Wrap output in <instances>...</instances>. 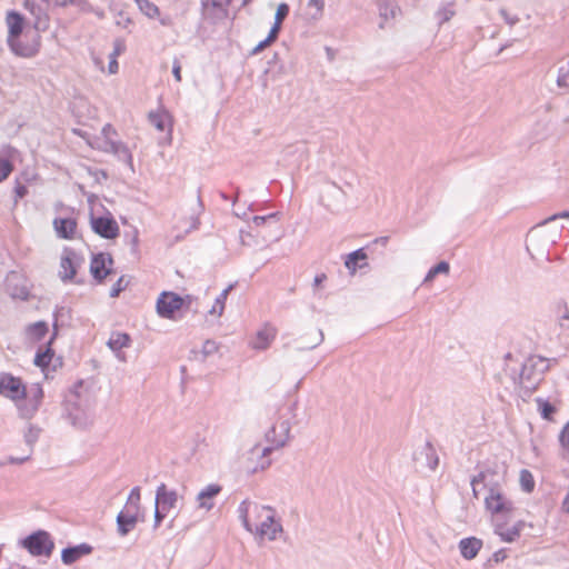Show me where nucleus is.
Instances as JSON below:
<instances>
[{
	"mask_svg": "<svg viewBox=\"0 0 569 569\" xmlns=\"http://www.w3.org/2000/svg\"><path fill=\"white\" fill-rule=\"evenodd\" d=\"M238 515L243 528L261 541H274L283 532L282 523L270 506L243 500L238 507Z\"/></svg>",
	"mask_w": 569,
	"mask_h": 569,
	"instance_id": "nucleus-1",
	"label": "nucleus"
},
{
	"mask_svg": "<svg viewBox=\"0 0 569 569\" xmlns=\"http://www.w3.org/2000/svg\"><path fill=\"white\" fill-rule=\"evenodd\" d=\"M502 480L501 476L490 470L481 471L471 479L473 497L479 498L480 486H482L487 490L485 497L486 509L493 515V518L499 517L500 519L510 516L515 510L513 502L507 497L502 488Z\"/></svg>",
	"mask_w": 569,
	"mask_h": 569,
	"instance_id": "nucleus-2",
	"label": "nucleus"
},
{
	"mask_svg": "<svg viewBox=\"0 0 569 569\" xmlns=\"http://www.w3.org/2000/svg\"><path fill=\"white\" fill-rule=\"evenodd\" d=\"M66 408L73 426L87 428L93 422L92 401L90 392L79 381L66 398Z\"/></svg>",
	"mask_w": 569,
	"mask_h": 569,
	"instance_id": "nucleus-3",
	"label": "nucleus"
},
{
	"mask_svg": "<svg viewBox=\"0 0 569 569\" xmlns=\"http://www.w3.org/2000/svg\"><path fill=\"white\" fill-rule=\"evenodd\" d=\"M8 24V46L11 51L19 57L32 58L39 52L40 48V36L37 31L32 32L31 41L26 46H22L20 36L23 30V17L14 11H11L7 16Z\"/></svg>",
	"mask_w": 569,
	"mask_h": 569,
	"instance_id": "nucleus-4",
	"label": "nucleus"
},
{
	"mask_svg": "<svg viewBox=\"0 0 569 569\" xmlns=\"http://www.w3.org/2000/svg\"><path fill=\"white\" fill-rule=\"evenodd\" d=\"M88 143L93 149L112 153L119 160L132 167V154L128 147L118 139V133L111 124H104L100 134L89 138Z\"/></svg>",
	"mask_w": 569,
	"mask_h": 569,
	"instance_id": "nucleus-5",
	"label": "nucleus"
},
{
	"mask_svg": "<svg viewBox=\"0 0 569 569\" xmlns=\"http://www.w3.org/2000/svg\"><path fill=\"white\" fill-rule=\"evenodd\" d=\"M563 226L555 222H547L545 219L539 224L535 226L529 232V241L532 246L536 244H555L560 238Z\"/></svg>",
	"mask_w": 569,
	"mask_h": 569,
	"instance_id": "nucleus-6",
	"label": "nucleus"
},
{
	"mask_svg": "<svg viewBox=\"0 0 569 569\" xmlns=\"http://www.w3.org/2000/svg\"><path fill=\"white\" fill-rule=\"evenodd\" d=\"M186 305V299L171 291H163L157 300V313L161 318L174 319L177 311Z\"/></svg>",
	"mask_w": 569,
	"mask_h": 569,
	"instance_id": "nucleus-7",
	"label": "nucleus"
},
{
	"mask_svg": "<svg viewBox=\"0 0 569 569\" xmlns=\"http://www.w3.org/2000/svg\"><path fill=\"white\" fill-rule=\"evenodd\" d=\"M23 547L33 556H50L54 547L53 541L46 531H38L27 537Z\"/></svg>",
	"mask_w": 569,
	"mask_h": 569,
	"instance_id": "nucleus-8",
	"label": "nucleus"
},
{
	"mask_svg": "<svg viewBox=\"0 0 569 569\" xmlns=\"http://www.w3.org/2000/svg\"><path fill=\"white\" fill-rule=\"evenodd\" d=\"M0 395L13 401H18L24 398L26 387L20 378L13 377L10 373H1Z\"/></svg>",
	"mask_w": 569,
	"mask_h": 569,
	"instance_id": "nucleus-9",
	"label": "nucleus"
},
{
	"mask_svg": "<svg viewBox=\"0 0 569 569\" xmlns=\"http://www.w3.org/2000/svg\"><path fill=\"white\" fill-rule=\"evenodd\" d=\"M271 453V448L262 447L261 445L253 446L246 456V469L249 472H257L270 466L268 456Z\"/></svg>",
	"mask_w": 569,
	"mask_h": 569,
	"instance_id": "nucleus-10",
	"label": "nucleus"
},
{
	"mask_svg": "<svg viewBox=\"0 0 569 569\" xmlns=\"http://www.w3.org/2000/svg\"><path fill=\"white\" fill-rule=\"evenodd\" d=\"M290 435V423L288 420H282L273 425L266 432L267 448H271V452L276 449L282 448L287 445Z\"/></svg>",
	"mask_w": 569,
	"mask_h": 569,
	"instance_id": "nucleus-11",
	"label": "nucleus"
},
{
	"mask_svg": "<svg viewBox=\"0 0 569 569\" xmlns=\"http://www.w3.org/2000/svg\"><path fill=\"white\" fill-rule=\"evenodd\" d=\"M495 533L500 537L503 542H515L519 539L521 531L526 527V522L519 520L515 522L511 527H508L505 518L500 519L499 517L492 519Z\"/></svg>",
	"mask_w": 569,
	"mask_h": 569,
	"instance_id": "nucleus-12",
	"label": "nucleus"
},
{
	"mask_svg": "<svg viewBox=\"0 0 569 569\" xmlns=\"http://www.w3.org/2000/svg\"><path fill=\"white\" fill-rule=\"evenodd\" d=\"M140 508L132 506H124V508L117 516L118 533L123 537L134 529L139 520Z\"/></svg>",
	"mask_w": 569,
	"mask_h": 569,
	"instance_id": "nucleus-13",
	"label": "nucleus"
},
{
	"mask_svg": "<svg viewBox=\"0 0 569 569\" xmlns=\"http://www.w3.org/2000/svg\"><path fill=\"white\" fill-rule=\"evenodd\" d=\"M181 499L182 497H180L176 490H170L167 488L164 483H161L160 486H158L156 490L154 505H158V507H161L162 509L170 511L171 509L178 507V502Z\"/></svg>",
	"mask_w": 569,
	"mask_h": 569,
	"instance_id": "nucleus-14",
	"label": "nucleus"
},
{
	"mask_svg": "<svg viewBox=\"0 0 569 569\" xmlns=\"http://www.w3.org/2000/svg\"><path fill=\"white\" fill-rule=\"evenodd\" d=\"M91 226L96 233L107 239L116 238L119 233V227L112 218L91 217Z\"/></svg>",
	"mask_w": 569,
	"mask_h": 569,
	"instance_id": "nucleus-15",
	"label": "nucleus"
},
{
	"mask_svg": "<svg viewBox=\"0 0 569 569\" xmlns=\"http://www.w3.org/2000/svg\"><path fill=\"white\" fill-rule=\"evenodd\" d=\"M28 403L20 408L23 417H31L39 408L43 398L42 388L39 385H32L29 389L26 388V396Z\"/></svg>",
	"mask_w": 569,
	"mask_h": 569,
	"instance_id": "nucleus-16",
	"label": "nucleus"
},
{
	"mask_svg": "<svg viewBox=\"0 0 569 569\" xmlns=\"http://www.w3.org/2000/svg\"><path fill=\"white\" fill-rule=\"evenodd\" d=\"M276 338V329L264 325L251 340L250 346L256 350H266Z\"/></svg>",
	"mask_w": 569,
	"mask_h": 569,
	"instance_id": "nucleus-17",
	"label": "nucleus"
},
{
	"mask_svg": "<svg viewBox=\"0 0 569 569\" xmlns=\"http://www.w3.org/2000/svg\"><path fill=\"white\" fill-rule=\"evenodd\" d=\"M107 262L110 264L112 263V259L108 254L100 253L93 257L90 264V271L94 279L101 281L110 273V268L107 267Z\"/></svg>",
	"mask_w": 569,
	"mask_h": 569,
	"instance_id": "nucleus-18",
	"label": "nucleus"
},
{
	"mask_svg": "<svg viewBox=\"0 0 569 569\" xmlns=\"http://www.w3.org/2000/svg\"><path fill=\"white\" fill-rule=\"evenodd\" d=\"M53 228L58 237L62 239H73L77 230V222L72 218H56Z\"/></svg>",
	"mask_w": 569,
	"mask_h": 569,
	"instance_id": "nucleus-19",
	"label": "nucleus"
},
{
	"mask_svg": "<svg viewBox=\"0 0 569 569\" xmlns=\"http://www.w3.org/2000/svg\"><path fill=\"white\" fill-rule=\"evenodd\" d=\"M221 487L218 485H209L202 489L197 496L198 507L207 511L213 508V498L219 495Z\"/></svg>",
	"mask_w": 569,
	"mask_h": 569,
	"instance_id": "nucleus-20",
	"label": "nucleus"
},
{
	"mask_svg": "<svg viewBox=\"0 0 569 569\" xmlns=\"http://www.w3.org/2000/svg\"><path fill=\"white\" fill-rule=\"evenodd\" d=\"M91 546L87 543H81L74 547H69L62 550L61 559L63 563L71 565L76 562L82 556L89 555L91 552Z\"/></svg>",
	"mask_w": 569,
	"mask_h": 569,
	"instance_id": "nucleus-21",
	"label": "nucleus"
},
{
	"mask_svg": "<svg viewBox=\"0 0 569 569\" xmlns=\"http://www.w3.org/2000/svg\"><path fill=\"white\" fill-rule=\"evenodd\" d=\"M130 343V337L123 332H113L107 345L108 347L116 352V356L120 360H124L123 355L121 353V349L128 347Z\"/></svg>",
	"mask_w": 569,
	"mask_h": 569,
	"instance_id": "nucleus-22",
	"label": "nucleus"
},
{
	"mask_svg": "<svg viewBox=\"0 0 569 569\" xmlns=\"http://www.w3.org/2000/svg\"><path fill=\"white\" fill-rule=\"evenodd\" d=\"M379 16L382 19L380 28H383V23L389 19H395L399 13V7L392 0H377Z\"/></svg>",
	"mask_w": 569,
	"mask_h": 569,
	"instance_id": "nucleus-23",
	"label": "nucleus"
},
{
	"mask_svg": "<svg viewBox=\"0 0 569 569\" xmlns=\"http://www.w3.org/2000/svg\"><path fill=\"white\" fill-rule=\"evenodd\" d=\"M482 547V541L477 538H465L459 542L460 552L463 558L473 559Z\"/></svg>",
	"mask_w": 569,
	"mask_h": 569,
	"instance_id": "nucleus-24",
	"label": "nucleus"
},
{
	"mask_svg": "<svg viewBox=\"0 0 569 569\" xmlns=\"http://www.w3.org/2000/svg\"><path fill=\"white\" fill-rule=\"evenodd\" d=\"M73 256L74 253L72 251H67L61 258L59 274L63 281L72 279L76 274Z\"/></svg>",
	"mask_w": 569,
	"mask_h": 569,
	"instance_id": "nucleus-25",
	"label": "nucleus"
},
{
	"mask_svg": "<svg viewBox=\"0 0 569 569\" xmlns=\"http://www.w3.org/2000/svg\"><path fill=\"white\" fill-rule=\"evenodd\" d=\"M365 260H367V253L363 251V249H358L346 256L345 266L351 274H355L357 269L361 268L359 262Z\"/></svg>",
	"mask_w": 569,
	"mask_h": 569,
	"instance_id": "nucleus-26",
	"label": "nucleus"
},
{
	"mask_svg": "<svg viewBox=\"0 0 569 569\" xmlns=\"http://www.w3.org/2000/svg\"><path fill=\"white\" fill-rule=\"evenodd\" d=\"M325 10V0H309L307 3V17L311 21H318L322 18Z\"/></svg>",
	"mask_w": 569,
	"mask_h": 569,
	"instance_id": "nucleus-27",
	"label": "nucleus"
},
{
	"mask_svg": "<svg viewBox=\"0 0 569 569\" xmlns=\"http://www.w3.org/2000/svg\"><path fill=\"white\" fill-rule=\"evenodd\" d=\"M150 123L159 131H163L167 124H170V116L167 112H151L149 113Z\"/></svg>",
	"mask_w": 569,
	"mask_h": 569,
	"instance_id": "nucleus-28",
	"label": "nucleus"
},
{
	"mask_svg": "<svg viewBox=\"0 0 569 569\" xmlns=\"http://www.w3.org/2000/svg\"><path fill=\"white\" fill-rule=\"evenodd\" d=\"M232 289V286H229L228 288H226L217 298H216V301H214V305L212 306V308L209 310V313L212 315V316H218L220 317L224 310V302L227 300V297L230 292V290Z\"/></svg>",
	"mask_w": 569,
	"mask_h": 569,
	"instance_id": "nucleus-29",
	"label": "nucleus"
},
{
	"mask_svg": "<svg viewBox=\"0 0 569 569\" xmlns=\"http://www.w3.org/2000/svg\"><path fill=\"white\" fill-rule=\"evenodd\" d=\"M48 332V325L44 321H38L28 327V335L33 340H41Z\"/></svg>",
	"mask_w": 569,
	"mask_h": 569,
	"instance_id": "nucleus-30",
	"label": "nucleus"
},
{
	"mask_svg": "<svg viewBox=\"0 0 569 569\" xmlns=\"http://www.w3.org/2000/svg\"><path fill=\"white\" fill-rule=\"evenodd\" d=\"M139 10L148 18H157L159 16V8L149 0H136Z\"/></svg>",
	"mask_w": 569,
	"mask_h": 569,
	"instance_id": "nucleus-31",
	"label": "nucleus"
},
{
	"mask_svg": "<svg viewBox=\"0 0 569 569\" xmlns=\"http://www.w3.org/2000/svg\"><path fill=\"white\" fill-rule=\"evenodd\" d=\"M289 14V6L287 3H280L277 8L276 16H274V22L271 27V30H276V32L279 33L281 29L282 21L287 18Z\"/></svg>",
	"mask_w": 569,
	"mask_h": 569,
	"instance_id": "nucleus-32",
	"label": "nucleus"
},
{
	"mask_svg": "<svg viewBox=\"0 0 569 569\" xmlns=\"http://www.w3.org/2000/svg\"><path fill=\"white\" fill-rule=\"evenodd\" d=\"M449 269H450V267H449L448 262H446V261L439 262L437 266L432 267L428 271L427 276L423 279V283L431 282L437 274H440V273L447 274L449 272Z\"/></svg>",
	"mask_w": 569,
	"mask_h": 569,
	"instance_id": "nucleus-33",
	"label": "nucleus"
},
{
	"mask_svg": "<svg viewBox=\"0 0 569 569\" xmlns=\"http://www.w3.org/2000/svg\"><path fill=\"white\" fill-rule=\"evenodd\" d=\"M519 481H520V486L523 489V491L531 492L533 490L535 480L529 470L522 469L520 471Z\"/></svg>",
	"mask_w": 569,
	"mask_h": 569,
	"instance_id": "nucleus-34",
	"label": "nucleus"
},
{
	"mask_svg": "<svg viewBox=\"0 0 569 569\" xmlns=\"http://www.w3.org/2000/svg\"><path fill=\"white\" fill-rule=\"evenodd\" d=\"M53 357V351L47 347L44 351H39L34 357V365L41 368L47 367Z\"/></svg>",
	"mask_w": 569,
	"mask_h": 569,
	"instance_id": "nucleus-35",
	"label": "nucleus"
},
{
	"mask_svg": "<svg viewBox=\"0 0 569 569\" xmlns=\"http://www.w3.org/2000/svg\"><path fill=\"white\" fill-rule=\"evenodd\" d=\"M278 32H276V30H271L269 31V34L268 37L260 41L253 49H252V53L253 54H257L259 52H261L262 50H264L267 47H269L272 42H274L278 38Z\"/></svg>",
	"mask_w": 569,
	"mask_h": 569,
	"instance_id": "nucleus-36",
	"label": "nucleus"
},
{
	"mask_svg": "<svg viewBox=\"0 0 569 569\" xmlns=\"http://www.w3.org/2000/svg\"><path fill=\"white\" fill-rule=\"evenodd\" d=\"M278 32H276V30H271L269 31V34L268 37L260 41L253 49H252V53L253 54H257L259 52H261L262 50H264L267 47H269L272 42H274L278 38Z\"/></svg>",
	"mask_w": 569,
	"mask_h": 569,
	"instance_id": "nucleus-37",
	"label": "nucleus"
},
{
	"mask_svg": "<svg viewBox=\"0 0 569 569\" xmlns=\"http://www.w3.org/2000/svg\"><path fill=\"white\" fill-rule=\"evenodd\" d=\"M24 8L29 10L36 18V29H39L44 22L41 20V9L36 4L34 0H24Z\"/></svg>",
	"mask_w": 569,
	"mask_h": 569,
	"instance_id": "nucleus-38",
	"label": "nucleus"
},
{
	"mask_svg": "<svg viewBox=\"0 0 569 569\" xmlns=\"http://www.w3.org/2000/svg\"><path fill=\"white\" fill-rule=\"evenodd\" d=\"M455 10L452 9V4L449 3L447 6H443L437 11V17L439 18V24H442L445 22H448L453 16Z\"/></svg>",
	"mask_w": 569,
	"mask_h": 569,
	"instance_id": "nucleus-39",
	"label": "nucleus"
},
{
	"mask_svg": "<svg viewBox=\"0 0 569 569\" xmlns=\"http://www.w3.org/2000/svg\"><path fill=\"white\" fill-rule=\"evenodd\" d=\"M538 405L541 417L543 419L550 420L556 411L555 407L548 401L541 399H538Z\"/></svg>",
	"mask_w": 569,
	"mask_h": 569,
	"instance_id": "nucleus-40",
	"label": "nucleus"
},
{
	"mask_svg": "<svg viewBox=\"0 0 569 569\" xmlns=\"http://www.w3.org/2000/svg\"><path fill=\"white\" fill-rule=\"evenodd\" d=\"M39 435H40V429L37 427H33V426H30L28 428L27 432L24 433L26 442L29 446H33L36 443V441L38 440Z\"/></svg>",
	"mask_w": 569,
	"mask_h": 569,
	"instance_id": "nucleus-41",
	"label": "nucleus"
},
{
	"mask_svg": "<svg viewBox=\"0 0 569 569\" xmlns=\"http://www.w3.org/2000/svg\"><path fill=\"white\" fill-rule=\"evenodd\" d=\"M126 505L140 508V487H134L131 490Z\"/></svg>",
	"mask_w": 569,
	"mask_h": 569,
	"instance_id": "nucleus-42",
	"label": "nucleus"
},
{
	"mask_svg": "<svg viewBox=\"0 0 569 569\" xmlns=\"http://www.w3.org/2000/svg\"><path fill=\"white\" fill-rule=\"evenodd\" d=\"M425 451H426V456L430 459L429 460V467L431 470H435L439 463V459L438 457L436 456V452L433 450V448L427 443L426 447H425Z\"/></svg>",
	"mask_w": 569,
	"mask_h": 569,
	"instance_id": "nucleus-43",
	"label": "nucleus"
},
{
	"mask_svg": "<svg viewBox=\"0 0 569 569\" xmlns=\"http://www.w3.org/2000/svg\"><path fill=\"white\" fill-rule=\"evenodd\" d=\"M560 442L565 455L569 457V422L566 425V427L560 433Z\"/></svg>",
	"mask_w": 569,
	"mask_h": 569,
	"instance_id": "nucleus-44",
	"label": "nucleus"
},
{
	"mask_svg": "<svg viewBox=\"0 0 569 569\" xmlns=\"http://www.w3.org/2000/svg\"><path fill=\"white\" fill-rule=\"evenodd\" d=\"M11 171L12 164L6 159H0V182L7 179Z\"/></svg>",
	"mask_w": 569,
	"mask_h": 569,
	"instance_id": "nucleus-45",
	"label": "nucleus"
},
{
	"mask_svg": "<svg viewBox=\"0 0 569 569\" xmlns=\"http://www.w3.org/2000/svg\"><path fill=\"white\" fill-rule=\"evenodd\" d=\"M128 284V281L124 280V277H120L118 279V281L113 284V287L111 288V291H110V297L114 298V297H118L119 293L124 290V288L127 287Z\"/></svg>",
	"mask_w": 569,
	"mask_h": 569,
	"instance_id": "nucleus-46",
	"label": "nucleus"
},
{
	"mask_svg": "<svg viewBox=\"0 0 569 569\" xmlns=\"http://www.w3.org/2000/svg\"><path fill=\"white\" fill-rule=\"evenodd\" d=\"M323 340V333L321 330L315 331L312 339L305 346H302V349H312L320 345Z\"/></svg>",
	"mask_w": 569,
	"mask_h": 569,
	"instance_id": "nucleus-47",
	"label": "nucleus"
},
{
	"mask_svg": "<svg viewBox=\"0 0 569 569\" xmlns=\"http://www.w3.org/2000/svg\"><path fill=\"white\" fill-rule=\"evenodd\" d=\"M168 512L169 511L162 509L161 507H158V505L154 506V528L160 526Z\"/></svg>",
	"mask_w": 569,
	"mask_h": 569,
	"instance_id": "nucleus-48",
	"label": "nucleus"
},
{
	"mask_svg": "<svg viewBox=\"0 0 569 569\" xmlns=\"http://www.w3.org/2000/svg\"><path fill=\"white\" fill-rule=\"evenodd\" d=\"M568 80H569V70L566 72H562V70H559L558 77H557V86L559 88H567L568 89Z\"/></svg>",
	"mask_w": 569,
	"mask_h": 569,
	"instance_id": "nucleus-49",
	"label": "nucleus"
},
{
	"mask_svg": "<svg viewBox=\"0 0 569 569\" xmlns=\"http://www.w3.org/2000/svg\"><path fill=\"white\" fill-rule=\"evenodd\" d=\"M218 350V346L214 341L207 340L202 346V352L206 356L212 355Z\"/></svg>",
	"mask_w": 569,
	"mask_h": 569,
	"instance_id": "nucleus-50",
	"label": "nucleus"
},
{
	"mask_svg": "<svg viewBox=\"0 0 569 569\" xmlns=\"http://www.w3.org/2000/svg\"><path fill=\"white\" fill-rule=\"evenodd\" d=\"M500 14L503 17L505 21L509 24V26H513L516 24L519 19L518 17H511L508 14V12L505 10V9H501L500 10Z\"/></svg>",
	"mask_w": 569,
	"mask_h": 569,
	"instance_id": "nucleus-51",
	"label": "nucleus"
},
{
	"mask_svg": "<svg viewBox=\"0 0 569 569\" xmlns=\"http://www.w3.org/2000/svg\"><path fill=\"white\" fill-rule=\"evenodd\" d=\"M28 190H27V187L23 186V184H17L16 188H14V193H16V201L18 199H21L23 198L26 194H27Z\"/></svg>",
	"mask_w": 569,
	"mask_h": 569,
	"instance_id": "nucleus-52",
	"label": "nucleus"
},
{
	"mask_svg": "<svg viewBox=\"0 0 569 569\" xmlns=\"http://www.w3.org/2000/svg\"><path fill=\"white\" fill-rule=\"evenodd\" d=\"M558 219H569V211L565 210L560 213H556V214L547 218V222H555Z\"/></svg>",
	"mask_w": 569,
	"mask_h": 569,
	"instance_id": "nucleus-53",
	"label": "nucleus"
},
{
	"mask_svg": "<svg viewBox=\"0 0 569 569\" xmlns=\"http://www.w3.org/2000/svg\"><path fill=\"white\" fill-rule=\"evenodd\" d=\"M172 74L177 81H181V66L178 60L173 61Z\"/></svg>",
	"mask_w": 569,
	"mask_h": 569,
	"instance_id": "nucleus-54",
	"label": "nucleus"
},
{
	"mask_svg": "<svg viewBox=\"0 0 569 569\" xmlns=\"http://www.w3.org/2000/svg\"><path fill=\"white\" fill-rule=\"evenodd\" d=\"M273 217H276V214H274V213H271V214H269V216H267V217L256 216V217H253V218H252V222H253L257 227H259V226L263 224V223H264V221H266L267 219H269V218H273Z\"/></svg>",
	"mask_w": 569,
	"mask_h": 569,
	"instance_id": "nucleus-55",
	"label": "nucleus"
},
{
	"mask_svg": "<svg viewBox=\"0 0 569 569\" xmlns=\"http://www.w3.org/2000/svg\"><path fill=\"white\" fill-rule=\"evenodd\" d=\"M561 510H562L565 513H569V486H568V489H567L566 496H565L563 501H562V505H561Z\"/></svg>",
	"mask_w": 569,
	"mask_h": 569,
	"instance_id": "nucleus-56",
	"label": "nucleus"
},
{
	"mask_svg": "<svg viewBox=\"0 0 569 569\" xmlns=\"http://www.w3.org/2000/svg\"><path fill=\"white\" fill-rule=\"evenodd\" d=\"M108 69H109V73H111V74H114L118 72V62H117L116 58L111 57Z\"/></svg>",
	"mask_w": 569,
	"mask_h": 569,
	"instance_id": "nucleus-57",
	"label": "nucleus"
},
{
	"mask_svg": "<svg viewBox=\"0 0 569 569\" xmlns=\"http://www.w3.org/2000/svg\"><path fill=\"white\" fill-rule=\"evenodd\" d=\"M28 459H29V456L22 457V458L10 457L8 459V462L9 463L21 465V463L26 462Z\"/></svg>",
	"mask_w": 569,
	"mask_h": 569,
	"instance_id": "nucleus-58",
	"label": "nucleus"
},
{
	"mask_svg": "<svg viewBox=\"0 0 569 569\" xmlns=\"http://www.w3.org/2000/svg\"><path fill=\"white\" fill-rule=\"evenodd\" d=\"M203 6L221 7L223 0H202Z\"/></svg>",
	"mask_w": 569,
	"mask_h": 569,
	"instance_id": "nucleus-59",
	"label": "nucleus"
},
{
	"mask_svg": "<svg viewBox=\"0 0 569 569\" xmlns=\"http://www.w3.org/2000/svg\"><path fill=\"white\" fill-rule=\"evenodd\" d=\"M54 6L63 7L71 3L73 0H49Z\"/></svg>",
	"mask_w": 569,
	"mask_h": 569,
	"instance_id": "nucleus-60",
	"label": "nucleus"
},
{
	"mask_svg": "<svg viewBox=\"0 0 569 569\" xmlns=\"http://www.w3.org/2000/svg\"><path fill=\"white\" fill-rule=\"evenodd\" d=\"M326 278L327 277H326L325 273L316 276V278H315V286H319L322 281L326 280Z\"/></svg>",
	"mask_w": 569,
	"mask_h": 569,
	"instance_id": "nucleus-61",
	"label": "nucleus"
},
{
	"mask_svg": "<svg viewBox=\"0 0 569 569\" xmlns=\"http://www.w3.org/2000/svg\"><path fill=\"white\" fill-rule=\"evenodd\" d=\"M31 37H32V32L31 33L30 32H26L23 34V39H21L22 40V46H26L28 42H30L31 41Z\"/></svg>",
	"mask_w": 569,
	"mask_h": 569,
	"instance_id": "nucleus-62",
	"label": "nucleus"
},
{
	"mask_svg": "<svg viewBox=\"0 0 569 569\" xmlns=\"http://www.w3.org/2000/svg\"><path fill=\"white\" fill-rule=\"evenodd\" d=\"M183 299H186V305H184L186 308H190L194 300V298L190 295H187Z\"/></svg>",
	"mask_w": 569,
	"mask_h": 569,
	"instance_id": "nucleus-63",
	"label": "nucleus"
},
{
	"mask_svg": "<svg viewBox=\"0 0 569 569\" xmlns=\"http://www.w3.org/2000/svg\"><path fill=\"white\" fill-rule=\"evenodd\" d=\"M496 561H499L500 559H503L502 551H498L495 553Z\"/></svg>",
	"mask_w": 569,
	"mask_h": 569,
	"instance_id": "nucleus-64",
	"label": "nucleus"
}]
</instances>
